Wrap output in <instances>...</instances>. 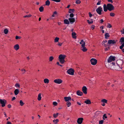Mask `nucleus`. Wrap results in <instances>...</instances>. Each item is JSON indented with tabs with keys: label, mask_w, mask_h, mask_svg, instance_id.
<instances>
[{
	"label": "nucleus",
	"mask_w": 124,
	"mask_h": 124,
	"mask_svg": "<svg viewBox=\"0 0 124 124\" xmlns=\"http://www.w3.org/2000/svg\"><path fill=\"white\" fill-rule=\"evenodd\" d=\"M66 57V56L64 54H60L58 57L60 62L61 64H63L65 62L64 59Z\"/></svg>",
	"instance_id": "nucleus-1"
},
{
	"label": "nucleus",
	"mask_w": 124,
	"mask_h": 124,
	"mask_svg": "<svg viewBox=\"0 0 124 124\" xmlns=\"http://www.w3.org/2000/svg\"><path fill=\"white\" fill-rule=\"evenodd\" d=\"M120 42L121 44V46L119 47L120 49H122L123 48L124 46V38H121L120 40Z\"/></svg>",
	"instance_id": "nucleus-2"
},
{
	"label": "nucleus",
	"mask_w": 124,
	"mask_h": 124,
	"mask_svg": "<svg viewBox=\"0 0 124 124\" xmlns=\"http://www.w3.org/2000/svg\"><path fill=\"white\" fill-rule=\"evenodd\" d=\"M90 62L92 65H95L97 63V60L94 58H92L90 60Z\"/></svg>",
	"instance_id": "nucleus-3"
},
{
	"label": "nucleus",
	"mask_w": 124,
	"mask_h": 124,
	"mask_svg": "<svg viewBox=\"0 0 124 124\" xmlns=\"http://www.w3.org/2000/svg\"><path fill=\"white\" fill-rule=\"evenodd\" d=\"M102 11V9L101 6L98 7L96 9V11L97 13L100 15L102 14L101 12Z\"/></svg>",
	"instance_id": "nucleus-4"
},
{
	"label": "nucleus",
	"mask_w": 124,
	"mask_h": 124,
	"mask_svg": "<svg viewBox=\"0 0 124 124\" xmlns=\"http://www.w3.org/2000/svg\"><path fill=\"white\" fill-rule=\"evenodd\" d=\"M116 57L115 56H110L108 59V62L110 63L113 61H114L116 59Z\"/></svg>",
	"instance_id": "nucleus-5"
},
{
	"label": "nucleus",
	"mask_w": 124,
	"mask_h": 124,
	"mask_svg": "<svg viewBox=\"0 0 124 124\" xmlns=\"http://www.w3.org/2000/svg\"><path fill=\"white\" fill-rule=\"evenodd\" d=\"M107 6L108 9V10L111 11L113 10L114 9V6L111 4H108Z\"/></svg>",
	"instance_id": "nucleus-6"
},
{
	"label": "nucleus",
	"mask_w": 124,
	"mask_h": 124,
	"mask_svg": "<svg viewBox=\"0 0 124 124\" xmlns=\"http://www.w3.org/2000/svg\"><path fill=\"white\" fill-rule=\"evenodd\" d=\"M117 41V40H109L108 41V44L109 45L112 44V45H115L116 44Z\"/></svg>",
	"instance_id": "nucleus-7"
},
{
	"label": "nucleus",
	"mask_w": 124,
	"mask_h": 124,
	"mask_svg": "<svg viewBox=\"0 0 124 124\" xmlns=\"http://www.w3.org/2000/svg\"><path fill=\"white\" fill-rule=\"evenodd\" d=\"M75 12V10L74 9H69V13H70V17H73L74 16V15L73 13Z\"/></svg>",
	"instance_id": "nucleus-8"
},
{
	"label": "nucleus",
	"mask_w": 124,
	"mask_h": 124,
	"mask_svg": "<svg viewBox=\"0 0 124 124\" xmlns=\"http://www.w3.org/2000/svg\"><path fill=\"white\" fill-rule=\"evenodd\" d=\"M54 81L55 83L58 84H60L62 83L63 81L61 79L57 78L54 80Z\"/></svg>",
	"instance_id": "nucleus-9"
},
{
	"label": "nucleus",
	"mask_w": 124,
	"mask_h": 124,
	"mask_svg": "<svg viewBox=\"0 0 124 124\" xmlns=\"http://www.w3.org/2000/svg\"><path fill=\"white\" fill-rule=\"evenodd\" d=\"M67 72L68 74L70 75H74V71L73 69L70 68L68 70Z\"/></svg>",
	"instance_id": "nucleus-10"
},
{
	"label": "nucleus",
	"mask_w": 124,
	"mask_h": 124,
	"mask_svg": "<svg viewBox=\"0 0 124 124\" xmlns=\"http://www.w3.org/2000/svg\"><path fill=\"white\" fill-rule=\"evenodd\" d=\"M6 102V101L5 99H0V103L1 104L2 107H4L5 106Z\"/></svg>",
	"instance_id": "nucleus-11"
},
{
	"label": "nucleus",
	"mask_w": 124,
	"mask_h": 124,
	"mask_svg": "<svg viewBox=\"0 0 124 124\" xmlns=\"http://www.w3.org/2000/svg\"><path fill=\"white\" fill-rule=\"evenodd\" d=\"M115 63L114 62H112L110 64V67H109V68L113 70H116V66L115 65Z\"/></svg>",
	"instance_id": "nucleus-12"
},
{
	"label": "nucleus",
	"mask_w": 124,
	"mask_h": 124,
	"mask_svg": "<svg viewBox=\"0 0 124 124\" xmlns=\"http://www.w3.org/2000/svg\"><path fill=\"white\" fill-rule=\"evenodd\" d=\"M123 61L122 60H118L116 61V63L117 65L122 66L123 64Z\"/></svg>",
	"instance_id": "nucleus-13"
},
{
	"label": "nucleus",
	"mask_w": 124,
	"mask_h": 124,
	"mask_svg": "<svg viewBox=\"0 0 124 124\" xmlns=\"http://www.w3.org/2000/svg\"><path fill=\"white\" fill-rule=\"evenodd\" d=\"M82 90L83 93L85 94H87V89L86 86H83L82 88Z\"/></svg>",
	"instance_id": "nucleus-14"
},
{
	"label": "nucleus",
	"mask_w": 124,
	"mask_h": 124,
	"mask_svg": "<svg viewBox=\"0 0 124 124\" xmlns=\"http://www.w3.org/2000/svg\"><path fill=\"white\" fill-rule=\"evenodd\" d=\"M83 118H79L77 120V123L78 124H81L83 122Z\"/></svg>",
	"instance_id": "nucleus-15"
},
{
	"label": "nucleus",
	"mask_w": 124,
	"mask_h": 124,
	"mask_svg": "<svg viewBox=\"0 0 124 124\" xmlns=\"http://www.w3.org/2000/svg\"><path fill=\"white\" fill-rule=\"evenodd\" d=\"M64 99L66 102L69 101L71 100V98L70 96L65 97H64Z\"/></svg>",
	"instance_id": "nucleus-16"
},
{
	"label": "nucleus",
	"mask_w": 124,
	"mask_h": 124,
	"mask_svg": "<svg viewBox=\"0 0 124 124\" xmlns=\"http://www.w3.org/2000/svg\"><path fill=\"white\" fill-rule=\"evenodd\" d=\"M69 20L71 24L73 23L75 21V18L73 17L69 18Z\"/></svg>",
	"instance_id": "nucleus-17"
},
{
	"label": "nucleus",
	"mask_w": 124,
	"mask_h": 124,
	"mask_svg": "<svg viewBox=\"0 0 124 124\" xmlns=\"http://www.w3.org/2000/svg\"><path fill=\"white\" fill-rule=\"evenodd\" d=\"M80 49L83 52H86L87 50V49L86 47L85 46L81 47Z\"/></svg>",
	"instance_id": "nucleus-18"
},
{
	"label": "nucleus",
	"mask_w": 124,
	"mask_h": 124,
	"mask_svg": "<svg viewBox=\"0 0 124 124\" xmlns=\"http://www.w3.org/2000/svg\"><path fill=\"white\" fill-rule=\"evenodd\" d=\"M79 44L81 45V46H85V42L83 40H81L79 42Z\"/></svg>",
	"instance_id": "nucleus-19"
},
{
	"label": "nucleus",
	"mask_w": 124,
	"mask_h": 124,
	"mask_svg": "<svg viewBox=\"0 0 124 124\" xmlns=\"http://www.w3.org/2000/svg\"><path fill=\"white\" fill-rule=\"evenodd\" d=\"M108 44L107 43V41L106 40H103L102 43V45L105 47H107Z\"/></svg>",
	"instance_id": "nucleus-20"
},
{
	"label": "nucleus",
	"mask_w": 124,
	"mask_h": 124,
	"mask_svg": "<svg viewBox=\"0 0 124 124\" xmlns=\"http://www.w3.org/2000/svg\"><path fill=\"white\" fill-rule=\"evenodd\" d=\"M103 8L104 11L105 12H107L108 10L107 5H106L105 4L103 5Z\"/></svg>",
	"instance_id": "nucleus-21"
},
{
	"label": "nucleus",
	"mask_w": 124,
	"mask_h": 124,
	"mask_svg": "<svg viewBox=\"0 0 124 124\" xmlns=\"http://www.w3.org/2000/svg\"><path fill=\"white\" fill-rule=\"evenodd\" d=\"M116 70H120L122 69V66H120L118 65H117V66H116Z\"/></svg>",
	"instance_id": "nucleus-22"
},
{
	"label": "nucleus",
	"mask_w": 124,
	"mask_h": 124,
	"mask_svg": "<svg viewBox=\"0 0 124 124\" xmlns=\"http://www.w3.org/2000/svg\"><path fill=\"white\" fill-rule=\"evenodd\" d=\"M77 94L78 96H81L83 94V93L79 90H78L77 92Z\"/></svg>",
	"instance_id": "nucleus-23"
},
{
	"label": "nucleus",
	"mask_w": 124,
	"mask_h": 124,
	"mask_svg": "<svg viewBox=\"0 0 124 124\" xmlns=\"http://www.w3.org/2000/svg\"><path fill=\"white\" fill-rule=\"evenodd\" d=\"M19 46L18 44H16L14 46V48L16 51L18 50L19 49Z\"/></svg>",
	"instance_id": "nucleus-24"
},
{
	"label": "nucleus",
	"mask_w": 124,
	"mask_h": 124,
	"mask_svg": "<svg viewBox=\"0 0 124 124\" xmlns=\"http://www.w3.org/2000/svg\"><path fill=\"white\" fill-rule=\"evenodd\" d=\"M76 34L74 32H73L72 33V37L73 38L76 39Z\"/></svg>",
	"instance_id": "nucleus-25"
},
{
	"label": "nucleus",
	"mask_w": 124,
	"mask_h": 124,
	"mask_svg": "<svg viewBox=\"0 0 124 124\" xmlns=\"http://www.w3.org/2000/svg\"><path fill=\"white\" fill-rule=\"evenodd\" d=\"M84 103L87 104H91V102L90 100L87 99L85 100L84 101Z\"/></svg>",
	"instance_id": "nucleus-26"
},
{
	"label": "nucleus",
	"mask_w": 124,
	"mask_h": 124,
	"mask_svg": "<svg viewBox=\"0 0 124 124\" xmlns=\"http://www.w3.org/2000/svg\"><path fill=\"white\" fill-rule=\"evenodd\" d=\"M19 90L18 89H16L14 91V94L15 95H17L19 93Z\"/></svg>",
	"instance_id": "nucleus-27"
},
{
	"label": "nucleus",
	"mask_w": 124,
	"mask_h": 124,
	"mask_svg": "<svg viewBox=\"0 0 124 124\" xmlns=\"http://www.w3.org/2000/svg\"><path fill=\"white\" fill-rule=\"evenodd\" d=\"M104 35L105 38L107 39H108L110 37V35L109 33L108 32L106 33Z\"/></svg>",
	"instance_id": "nucleus-28"
},
{
	"label": "nucleus",
	"mask_w": 124,
	"mask_h": 124,
	"mask_svg": "<svg viewBox=\"0 0 124 124\" xmlns=\"http://www.w3.org/2000/svg\"><path fill=\"white\" fill-rule=\"evenodd\" d=\"M107 100L105 99H102L101 100V102L102 103H107Z\"/></svg>",
	"instance_id": "nucleus-29"
},
{
	"label": "nucleus",
	"mask_w": 124,
	"mask_h": 124,
	"mask_svg": "<svg viewBox=\"0 0 124 124\" xmlns=\"http://www.w3.org/2000/svg\"><path fill=\"white\" fill-rule=\"evenodd\" d=\"M41 98H42V97L41 96V93H39L38 95V98H37L38 100L39 101L41 100Z\"/></svg>",
	"instance_id": "nucleus-30"
},
{
	"label": "nucleus",
	"mask_w": 124,
	"mask_h": 124,
	"mask_svg": "<svg viewBox=\"0 0 124 124\" xmlns=\"http://www.w3.org/2000/svg\"><path fill=\"white\" fill-rule=\"evenodd\" d=\"M64 23L65 24H69L70 23L69 21L67 19H65L64 20Z\"/></svg>",
	"instance_id": "nucleus-31"
},
{
	"label": "nucleus",
	"mask_w": 124,
	"mask_h": 124,
	"mask_svg": "<svg viewBox=\"0 0 124 124\" xmlns=\"http://www.w3.org/2000/svg\"><path fill=\"white\" fill-rule=\"evenodd\" d=\"M44 81L45 83L48 84L49 83V81L48 79L45 78L44 79Z\"/></svg>",
	"instance_id": "nucleus-32"
},
{
	"label": "nucleus",
	"mask_w": 124,
	"mask_h": 124,
	"mask_svg": "<svg viewBox=\"0 0 124 124\" xmlns=\"http://www.w3.org/2000/svg\"><path fill=\"white\" fill-rule=\"evenodd\" d=\"M66 104L67 105V107H69L71 105V104L70 102L69 101H68L67 102Z\"/></svg>",
	"instance_id": "nucleus-33"
},
{
	"label": "nucleus",
	"mask_w": 124,
	"mask_h": 124,
	"mask_svg": "<svg viewBox=\"0 0 124 124\" xmlns=\"http://www.w3.org/2000/svg\"><path fill=\"white\" fill-rule=\"evenodd\" d=\"M87 22L89 24L92 23L93 22V20L92 19H91L90 20H87Z\"/></svg>",
	"instance_id": "nucleus-34"
},
{
	"label": "nucleus",
	"mask_w": 124,
	"mask_h": 124,
	"mask_svg": "<svg viewBox=\"0 0 124 124\" xmlns=\"http://www.w3.org/2000/svg\"><path fill=\"white\" fill-rule=\"evenodd\" d=\"M4 32L5 34H7L8 32V30L7 29H5L4 30Z\"/></svg>",
	"instance_id": "nucleus-35"
},
{
	"label": "nucleus",
	"mask_w": 124,
	"mask_h": 124,
	"mask_svg": "<svg viewBox=\"0 0 124 124\" xmlns=\"http://www.w3.org/2000/svg\"><path fill=\"white\" fill-rule=\"evenodd\" d=\"M50 4V1L48 0H47L46 2V5L48 6H49Z\"/></svg>",
	"instance_id": "nucleus-36"
},
{
	"label": "nucleus",
	"mask_w": 124,
	"mask_h": 124,
	"mask_svg": "<svg viewBox=\"0 0 124 124\" xmlns=\"http://www.w3.org/2000/svg\"><path fill=\"white\" fill-rule=\"evenodd\" d=\"M39 10L40 12H43L44 10L43 7L42 6L40 7L39 8Z\"/></svg>",
	"instance_id": "nucleus-37"
},
{
	"label": "nucleus",
	"mask_w": 124,
	"mask_h": 124,
	"mask_svg": "<svg viewBox=\"0 0 124 124\" xmlns=\"http://www.w3.org/2000/svg\"><path fill=\"white\" fill-rule=\"evenodd\" d=\"M59 38L57 37H56L54 39V42H58L59 40Z\"/></svg>",
	"instance_id": "nucleus-38"
},
{
	"label": "nucleus",
	"mask_w": 124,
	"mask_h": 124,
	"mask_svg": "<svg viewBox=\"0 0 124 124\" xmlns=\"http://www.w3.org/2000/svg\"><path fill=\"white\" fill-rule=\"evenodd\" d=\"M59 121V120L58 119L54 120L53 122L55 124H57Z\"/></svg>",
	"instance_id": "nucleus-39"
},
{
	"label": "nucleus",
	"mask_w": 124,
	"mask_h": 124,
	"mask_svg": "<svg viewBox=\"0 0 124 124\" xmlns=\"http://www.w3.org/2000/svg\"><path fill=\"white\" fill-rule=\"evenodd\" d=\"M54 58L53 56H51L49 57V61L52 62L54 59Z\"/></svg>",
	"instance_id": "nucleus-40"
},
{
	"label": "nucleus",
	"mask_w": 124,
	"mask_h": 124,
	"mask_svg": "<svg viewBox=\"0 0 124 124\" xmlns=\"http://www.w3.org/2000/svg\"><path fill=\"white\" fill-rule=\"evenodd\" d=\"M19 103L20 105L21 106H23L24 104V103L22 100L20 101Z\"/></svg>",
	"instance_id": "nucleus-41"
},
{
	"label": "nucleus",
	"mask_w": 124,
	"mask_h": 124,
	"mask_svg": "<svg viewBox=\"0 0 124 124\" xmlns=\"http://www.w3.org/2000/svg\"><path fill=\"white\" fill-rule=\"evenodd\" d=\"M115 14L113 12H111L110 13V16L112 17H114L115 16Z\"/></svg>",
	"instance_id": "nucleus-42"
},
{
	"label": "nucleus",
	"mask_w": 124,
	"mask_h": 124,
	"mask_svg": "<svg viewBox=\"0 0 124 124\" xmlns=\"http://www.w3.org/2000/svg\"><path fill=\"white\" fill-rule=\"evenodd\" d=\"M107 118V116L106 115V114H104L103 116V120H105V119H106Z\"/></svg>",
	"instance_id": "nucleus-43"
},
{
	"label": "nucleus",
	"mask_w": 124,
	"mask_h": 124,
	"mask_svg": "<svg viewBox=\"0 0 124 124\" xmlns=\"http://www.w3.org/2000/svg\"><path fill=\"white\" fill-rule=\"evenodd\" d=\"M58 115L59 114L58 113H57L56 114H53V116L54 118H56L58 116Z\"/></svg>",
	"instance_id": "nucleus-44"
},
{
	"label": "nucleus",
	"mask_w": 124,
	"mask_h": 124,
	"mask_svg": "<svg viewBox=\"0 0 124 124\" xmlns=\"http://www.w3.org/2000/svg\"><path fill=\"white\" fill-rule=\"evenodd\" d=\"M57 14V12L55 11L53 12V14L52 15V17H54L55 16V15H56Z\"/></svg>",
	"instance_id": "nucleus-45"
},
{
	"label": "nucleus",
	"mask_w": 124,
	"mask_h": 124,
	"mask_svg": "<svg viewBox=\"0 0 124 124\" xmlns=\"http://www.w3.org/2000/svg\"><path fill=\"white\" fill-rule=\"evenodd\" d=\"M108 25L107 26V27L108 28H111L112 27V25L109 23H107Z\"/></svg>",
	"instance_id": "nucleus-46"
},
{
	"label": "nucleus",
	"mask_w": 124,
	"mask_h": 124,
	"mask_svg": "<svg viewBox=\"0 0 124 124\" xmlns=\"http://www.w3.org/2000/svg\"><path fill=\"white\" fill-rule=\"evenodd\" d=\"M75 3L76 4H79L81 3V1L80 0H76Z\"/></svg>",
	"instance_id": "nucleus-47"
},
{
	"label": "nucleus",
	"mask_w": 124,
	"mask_h": 124,
	"mask_svg": "<svg viewBox=\"0 0 124 124\" xmlns=\"http://www.w3.org/2000/svg\"><path fill=\"white\" fill-rule=\"evenodd\" d=\"M32 15H31L29 14L28 15H26L23 16L24 18L26 17H30Z\"/></svg>",
	"instance_id": "nucleus-48"
},
{
	"label": "nucleus",
	"mask_w": 124,
	"mask_h": 124,
	"mask_svg": "<svg viewBox=\"0 0 124 124\" xmlns=\"http://www.w3.org/2000/svg\"><path fill=\"white\" fill-rule=\"evenodd\" d=\"M15 86L16 87H18L19 88L20 87V85L19 84L16 83L15 84Z\"/></svg>",
	"instance_id": "nucleus-49"
},
{
	"label": "nucleus",
	"mask_w": 124,
	"mask_h": 124,
	"mask_svg": "<svg viewBox=\"0 0 124 124\" xmlns=\"http://www.w3.org/2000/svg\"><path fill=\"white\" fill-rule=\"evenodd\" d=\"M57 104L58 103L54 101L53 102V104L54 106H56Z\"/></svg>",
	"instance_id": "nucleus-50"
},
{
	"label": "nucleus",
	"mask_w": 124,
	"mask_h": 124,
	"mask_svg": "<svg viewBox=\"0 0 124 124\" xmlns=\"http://www.w3.org/2000/svg\"><path fill=\"white\" fill-rule=\"evenodd\" d=\"M104 121L103 120L100 121L99 122V124H102L103 123Z\"/></svg>",
	"instance_id": "nucleus-51"
},
{
	"label": "nucleus",
	"mask_w": 124,
	"mask_h": 124,
	"mask_svg": "<svg viewBox=\"0 0 124 124\" xmlns=\"http://www.w3.org/2000/svg\"><path fill=\"white\" fill-rule=\"evenodd\" d=\"M62 43H60L59 42H58V43L57 45L59 46H62Z\"/></svg>",
	"instance_id": "nucleus-52"
},
{
	"label": "nucleus",
	"mask_w": 124,
	"mask_h": 124,
	"mask_svg": "<svg viewBox=\"0 0 124 124\" xmlns=\"http://www.w3.org/2000/svg\"><path fill=\"white\" fill-rule=\"evenodd\" d=\"M21 71H22L23 74H24L26 71L24 69H22L21 70Z\"/></svg>",
	"instance_id": "nucleus-53"
},
{
	"label": "nucleus",
	"mask_w": 124,
	"mask_h": 124,
	"mask_svg": "<svg viewBox=\"0 0 124 124\" xmlns=\"http://www.w3.org/2000/svg\"><path fill=\"white\" fill-rule=\"evenodd\" d=\"M21 37L20 36H16V39H20L21 38Z\"/></svg>",
	"instance_id": "nucleus-54"
},
{
	"label": "nucleus",
	"mask_w": 124,
	"mask_h": 124,
	"mask_svg": "<svg viewBox=\"0 0 124 124\" xmlns=\"http://www.w3.org/2000/svg\"><path fill=\"white\" fill-rule=\"evenodd\" d=\"M52 1L55 2H59L61 0H51Z\"/></svg>",
	"instance_id": "nucleus-55"
},
{
	"label": "nucleus",
	"mask_w": 124,
	"mask_h": 124,
	"mask_svg": "<svg viewBox=\"0 0 124 124\" xmlns=\"http://www.w3.org/2000/svg\"><path fill=\"white\" fill-rule=\"evenodd\" d=\"M88 14L89 15V16L90 17H91L93 16V15L91 14V13L90 12H89L88 13Z\"/></svg>",
	"instance_id": "nucleus-56"
},
{
	"label": "nucleus",
	"mask_w": 124,
	"mask_h": 124,
	"mask_svg": "<svg viewBox=\"0 0 124 124\" xmlns=\"http://www.w3.org/2000/svg\"><path fill=\"white\" fill-rule=\"evenodd\" d=\"M101 0L99 1L97 3V5H99L101 4Z\"/></svg>",
	"instance_id": "nucleus-57"
},
{
	"label": "nucleus",
	"mask_w": 124,
	"mask_h": 124,
	"mask_svg": "<svg viewBox=\"0 0 124 124\" xmlns=\"http://www.w3.org/2000/svg\"><path fill=\"white\" fill-rule=\"evenodd\" d=\"M121 32L122 34H124V30L123 28V30H121Z\"/></svg>",
	"instance_id": "nucleus-58"
},
{
	"label": "nucleus",
	"mask_w": 124,
	"mask_h": 124,
	"mask_svg": "<svg viewBox=\"0 0 124 124\" xmlns=\"http://www.w3.org/2000/svg\"><path fill=\"white\" fill-rule=\"evenodd\" d=\"M95 26L94 25H92L91 26V28L92 30H93L95 28Z\"/></svg>",
	"instance_id": "nucleus-59"
},
{
	"label": "nucleus",
	"mask_w": 124,
	"mask_h": 124,
	"mask_svg": "<svg viewBox=\"0 0 124 124\" xmlns=\"http://www.w3.org/2000/svg\"><path fill=\"white\" fill-rule=\"evenodd\" d=\"M101 30H103L104 28V26H102L100 27Z\"/></svg>",
	"instance_id": "nucleus-60"
},
{
	"label": "nucleus",
	"mask_w": 124,
	"mask_h": 124,
	"mask_svg": "<svg viewBox=\"0 0 124 124\" xmlns=\"http://www.w3.org/2000/svg\"><path fill=\"white\" fill-rule=\"evenodd\" d=\"M8 108H10L11 107V106L10 104H9L8 105Z\"/></svg>",
	"instance_id": "nucleus-61"
},
{
	"label": "nucleus",
	"mask_w": 124,
	"mask_h": 124,
	"mask_svg": "<svg viewBox=\"0 0 124 124\" xmlns=\"http://www.w3.org/2000/svg\"><path fill=\"white\" fill-rule=\"evenodd\" d=\"M100 23H103L104 22V21H103V19H101V20H100Z\"/></svg>",
	"instance_id": "nucleus-62"
},
{
	"label": "nucleus",
	"mask_w": 124,
	"mask_h": 124,
	"mask_svg": "<svg viewBox=\"0 0 124 124\" xmlns=\"http://www.w3.org/2000/svg\"><path fill=\"white\" fill-rule=\"evenodd\" d=\"M108 1L109 2H111V3H113L112 0H108Z\"/></svg>",
	"instance_id": "nucleus-63"
},
{
	"label": "nucleus",
	"mask_w": 124,
	"mask_h": 124,
	"mask_svg": "<svg viewBox=\"0 0 124 124\" xmlns=\"http://www.w3.org/2000/svg\"><path fill=\"white\" fill-rule=\"evenodd\" d=\"M7 124H12L11 122L9 121H8L7 122Z\"/></svg>",
	"instance_id": "nucleus-64"
}]
</instances>
